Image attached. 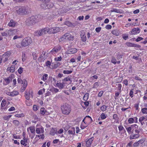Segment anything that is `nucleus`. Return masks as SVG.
Listing matches in <instances>:
<instances>
[{
	"label": "nucleus",
	"mask_w": 147,
	"mask_h": 147,
	"mask_svg": "<svg viewBox=\"0 0 147 147\" xmlns=\"http://www.w3.org/2000/svg\"><path fill=\"white\" fill-rule=\"evenodd\" d=\"M11 80V77H9L8 78H7L5 79L4 81H3V84L5 85L8 84L10 83V81Z\"/></svg>",
	"instance_id": "21"
},
{
	"label": "nucleus",
	"mask_w": 147,
	"mask_h": 147,
	"mask_svg": "<svg viewBox=\"0 0 147 147\" xmlns=\"http://www.w3.org/2000/svg\"><path fill=\"white\" fill-rule=\"evenodd\" d=\"M13 124L16 126H18L20 125L19 121L17 120H15L12 121Z\"/></svg>",
	"instance_id": "30"
},
{
	"label": "nucleus",
	"mask_w": 147,
	"mask_h": 147,
	"mask_svg": "<svg viewBox=\"0 0 147 147\" xmlns=\"http://www.w3.org/2000/svg\"><path fill=\"white\" fill-rule=\"evenodd\" d=\"M26 57H25V54L24 53H22V61L24 62L26 60Z\"/></svg>",
	"instance_id": "57"
},
{
	"label": "nucleus",
	"mask_w": 147,
	"mask_h": 147,
	"mask_svg": "<svg viewBox=\"0 0 147 147\" xmlns=\"http://www.w3.org/2000/svg\"><path fill=\"white\" fill-rule=\"evenodd\" d=\"M98 82H96L94 84L93 88H96L98 86Z\"/></svg>",
	"instance_id": "64"
},
{
	"label": "nucleus",
	"mask_w": 147,
	"mask_h": 147,
	"mask_svg": "<svg viewBox=\"0 0 147 147\" xmlns=\"http://www.w3.org/2000/svg\"><path fill=\"white\" fill-rule=\"evenodd\" d=\"M20 144H21L22 145L24 146H26L27 145V144L25 142L24 140H22L20 141Z\"/></svg>",
	"instance_id": "61"
},
{
	"label": "nucleus",
	"mask_w": 147,
	"mask_h": 147,
	"mask_svg": "<svg viewBox=\"0 0 147 147\" xmlns=\"http://www.w3.org/2000/svg\"><path fill=\"white\" fill-rule=\"evenodd\" d=\"M36 137H38L39 138L42 139H43L44 138L45 136L43 134H42V135H36Z\"/></svg>",
	"instance_id": "59"
},
{
	"label": "nucleus",
	"mask_w": 147,
	"mask_h": 147,
	"mask_svg": "<svg viewBox=\"0 0 147 147\" xmlns=\"http://www.w3.org/2000/svg\"><path fill=\"white\" fill-rule=\"evenodd\" d=\"M128 122L129 124H131L134 123V119L132 117L129 118L128 119Z\"/></svg>",
	"instance_id": "47"
},
{
	"label": "nucleus",
	"mask_w": 147,
	"mask_h": 147,
	"mask_svg": "<svg viewBox=\"0 0 147 147\" xmlns=\"http://www.w3.org/2000/svg\"><path fill=\"white\" fill-rule=\"evenodd\" d=\"M116 85L117 86V88L118 89V90H119V92H121V88L122 87V85L120 84H117Z\"/></svg>",
	"instance_id": "44"
},
{
	"label": "nucleus",
	"mask_w": 147,
	"mask_h": 147,
	"mask_svg": "<svg viewBox=\"0 0 147 147\" xmlns=\"http://www.w3.org/2000/svg\"><path fill=\"white\" fill-rule=\"evenodd\" d=\"M62 82L65 86V85H69L71 83V78L68 76L65 78L63 79L62 80Z\"/></svg>",
	"instance_id": "10"
},
{
	"label": "nucleus",
	"mask_w": 147,
	"mask_h": 147,
	"mask_svg": "<svg viewBox=\"0 0 147 147\" xmlns=\"http://www.w3.org/2000/svg\"><path fill=\"white\" fill-rule=\"evenodd\" d=\"M47 33L49 34V28L48 27H46L35 32L34 33V35L36 36H40L43 34H45Z\"/></svg>",
	"instance_id": "4"
},
{
	"label": "nucleus",
	"mask_w": 147,
	"mask_h": 147,
	"mask_svg": "<svg viewBox=\"0 0 147 147\" xmlns=\"http://www.w3.org/2000/svg\"><path fill=\"white\" fill-rule=\"evenodd\" d=\"M23 68L22 67H20L18 70V73L20 74H21L23 72Z\"/></svg>",
	"instance_id": "50"
},
{
	"label": "nucleus",
	"mask_w": 147,
	"mask_h": 147,
	"mask_svg": "<svg viewBox=\"0 0 147 147\" xmlns=\"http://www.w3.org/2000/svg\"><path fill=\"white\" fill-rule=\"evenodd\" d=\"M98 78V76L96 75H94L93 76H92L90 77V80H93L94 79H97Z\"/></svg>",
	"instance_id": "56"
},
{
	"label": "nucleus",
	"mask_w": 147,
	"mask_h": 147,
	"mask_svg": "<svg viewBox=\"0 0 147 147\" xmlns=\"http://www.w3.org/2000/svg\"><path fill=\"white\" fill-rule=\"evenodd\" d=\"M47 78L48 75L47 74H44L43 76L42 80L44 81H45L47 80Z\"/></svg>",
	"instance_id": "55"
},
{
	"label": "nucleus",
	"mask_w": 147,
	"mask_h": 147,
	"mask_svg": "<svg viewBox=\"0 0 147 147\" xmlns=\"http://www.w3.org/2000/svg\"><path fill=\"white\" fill-rule=\"evenodd\" d=\"M59 89L57 88H53L51 90V91L53 92L57 93L59 92Z\"/></svg>",
	"instance_id": "49"
},
{
	"label": "nucleus",
	"mask_w": 147,
	"mask_h": 147,
	"mask_svg": "<svg viewBox=\"0 0 147 147\" xmlns=\"http://www.w3.org/2000/svg\"><path fill=\"white\" fill-rule=\"evenodd\" d=\"M67 133L69 134H71L72 136H74L75 134V128L73 127L69 130Z\"/></svg>",
	"instance_id": "22"
},
{
	"label": "nucleus",
	"mask_w": 147,
	"mask_h": 147,
	"mask_svg": "<svg viewBox=\"0 0 147 147\" xmlns=\"http://www.w3.org/2000/svg\"><path fill=\"white\" fill-rule=\"evenodd\" d=\"M112 33L114 35L116 36H118L119 35V34L118 32L116 30H113L112 32Z\"/></svg>",
	"instance_id": "60"
},
{
	"label": "nucleus",
	"mask_w": 147,
	"mask_h": 147,
	"mask_svg": "<svg viewBox=\"0 0 147 147\" xmlns=\"http://www.w3.org/2000/svg\"><path fill=\"white\" fill-rule=\"evenodd\" d=\"M17 32V30L15 29H10L7 31V34L9 36L12 35Z\"/></svg>",
	"instance_id": "19"
},
{
	"label": "nucleus",
	"mask_w": 147,
	"mask_h": 147,
	"mask_svg": "<svg viewBox=\"0 0 147 147\" xmlns=\"http://www.w3.org/2000/svg\"><path fill=\"white\" fill-rule=\"evenodd\" d=\"M57 130L56 128H52L50 132V134L51 135L54 136L57 132Z\"/></svg>",
	"instance_id": "25"
},
{
	"label": "nucleus",
	"mask_w": 147,
	"mask_h": 147,
	"mask_svg": "<svg viewBox=\"0 0 147 147\" xmlns=\"http://www.w3.org/2000/svg\"><path fill=\"white\" fill-rule=\"evenodd\" d=\"M54 59L55 61H60L62 60V57L61 56L55 58Z\"/></svg>",
	"instance_id": "52"
},
{
	"label": "nucleus",
	"mask_w": 147,
	"mask_h": 147,
	"mask_svg": "<svg viewBox=\"0 0 147 147\" xmlns=\"http://www.w3.org/2000/svg\"><path fill=\"white\" fill-rule=\"evenodd\" d=\"M29 129H30L31 133L35 134V129L34 127H30L28 128L27 129V131H28Z\"/></svg>",
	"instance_id": "36"
},
{
	"label": "nucleus",
	"mask_w": 147,
	"mask_h": 147,
	"mask_svg": "<svg viewBox=\"0 0 147 147\" xmlns=\"http://www.w3.org/2000/svg\"><path fill=\"white\" fill-rule=\"evenodd\" d=\"M77 51V49L75 48H72L68 50L67 52L69 54H73L76 53Z\"/></svg>",
	"instance_id": "18"
},
{
	"label": "nucleus",
	"mask_w": 147,
	"mask_h": 147,
	"mask_svg": "<svg viewBox=\"0 0 147 147\" xmlns=\"http://www.w3.org/2000/svg\"><path fill=\"white\" fill-rule=\"evenodd\" d=\"M42 19V16L40 15L32 16L29 17L26 22L28 25H33L39 22Z\"/></svg>",
	"instance_id": "2"
},
{
	"label": "nucleus",
	"mask_w": 147,
	"mask_h": 147,
	"mask_svg": "<svg viewBox=\"0 0 147 147\" xmlns=\"http://www.w3.org/2000/svg\"><path fill=\"white\" fill-rule=\"evenodd\" d=\"M111 12H115L117 13H123V11L122 10H111Z\"/></svg>",
	"instance_id": "33"
},
{
	"label": "nucleus",
	"mask_w": 147,
	"mask_h": 147,
	"mask_svg": "<svg viewBox=\"0 0 147 147\" xmlns=\"http://www.w3.org/2000/svg\"><path fill=\"white\" fill-rule=\"evenodd\" d=\"M72 71L71 70H64L63 73L65 74H71Z\"/></svg>",
	"instance_id": "43"
},
{
	"label": "nucleus",
	"mask_w": 147,
	"mask_h": 147,
	"mask_svg": "<svg viewBox=\"0 0 147 147\" xmlns=\"http://www.w3.org/2000/svg\"><path fill=\"white\" fill-rule=\"evenodd\" d=\"M65 24L69 27L75 26V25L74 24H72L68 21H66L65 22Z\"/></svg>",
	"instance_id": "24"
},
{
	"label": "nucleus",
	"mask_w": 147,
	"mask_h": 147,
	"mask_svg": "<svg viewBox=\"0 0 147 147\" xmlns=\"http://www.w3.org/2000/svg\"><path fill=\"white\" fill-rule=\"evenodd\" d=\"M94 139V137H92L87 140L86 142V146L87 147H89L92 144V142Z\"/></svg>",
	"instance_id": "17"
},
{
	"label": "nucleus",
	"mask_w": 147,
	"mask_h": 147,
	"mask_svg": "<svg viewBox=\"0 0 147 147\" xmlns=\"http://www.w3.org/2000/svg\"><path fill=\"white\" fill-rule=\"evenodd\" d=\"M45 89L44 88L40 90L38 92V94L39 95H41L43 93L45 92Z\"/></svg>",
	"instance_id": "42"
},
{
	"label": "nucleus",
	"mask_w": 147,
	"mask_h": 147,
	"mask_svg": "<svg viewBox=\"0 0 147 147\" xmlns=\"http://www.w3.org/2000/svg\"><path fill=\"white\" fill-rule=\"evenodd\" d=\"M61 49V47L60 45H58L56 46L51 51L50 53L52 54H55L59 51Z\"/></svg>",
	"instance_id": "9"
},
{
	"label": "nucleus",
	"mask_w": 147,
	"mask_h": 147,
	"mask_svg": "<svg viewBox=\"0 0 147 147\" xmlns=\"http://www.w3.org/2000/svg\"><path fill=\"white\" fill-rule=\"evenodd\" d=\"M6 104V101L5 99H3L1 102V107H4Z\"/></svg>",
	"instance_id": "45"
},
{
	"label": "nucleus",
	"mask_w": 147,
	"mask_h": 147,
	"mask_svg": "<svg viewBox=\"0 0 147 147\" xmlns=\"http://www.w3.org/2000/svg\"><path fill=\"white\" fill-rule=\"evenodd\" d=\"M61 109L62 113L65 115H68L71 111L70 106L68 104H63L61 107Z\"/></svg>",
	"instance_id": "3"
},
{
	"label": "nucleus",
	"mask_w": 147,
	"mask_h": 147,
	"mask_svg": "<svg viewBox=\"0 0 147 147\" xmlns=\"http://www.w3.org/2000/svg\"><path fill=\"white\" fill-rule=\"evenodd\" d=\"M40 113L44 115L46 112V111L43 108H41L40 109Z\"/></svg>",
	"instance_id": "37"
},
{
	"label": "nucleus",
	"mask_w": 147,
	"mask_h": 147,
	"mask_svg": "<svg viewBox=\"0 0 147 147\" xmlns=\"http://www.w3.org/2000/svg\"><path fill=\"white\" fill-rule=\"evenodd\" d=\"M141 111L143 114L147 115V108L145 107L142 108Z\"/></svg>",
	"instance_id": "34"
},
{
	"label": "nucleus",
	"mask_w": 147,
	"mask_h": 147,
	"mask_svg": "<svg viewBox=\"0 0 147 147\" xmlns=\"http://www.w3.org/2000/svg\"><path fill=\"white\" fill-rule=\"evenodd\" d=\"M14 116L18 117H22L24 116V114L22 113L19 114H16Z\"/></svg>",
	"instance_id": "41"
},
{
	"label": "nucleus",
	"mask_w": 147,
	"mask_h": 147,
	"mask_svg": "<svg viewBox=\"0 0 147 147\" xmlns=\"http://www.w3.org/2000/svg\"><path fill=\"white\" fill-rule=\"evenodd\" d=\"M67 10H65V11L63 10H59V11H58V13L59 14H61L63 13H64L67 12Z\"/></svg>",
	"instance_id": "40"
},
{
	"label": "nucleus",
	"mask_w": 147,
	"mask_h": 147,
	"mask_svg": "<svg viewBox=\"0 0 147 147\" xmlns=\"http://www.w3.org/2000/svg\"><path fill=\"white\" fill-rule=\"evenodd\" d=\"M107 115L106 116L104 113H102L100 115V117L102 119H105L107 118Z\"/></svg>",
	"instance_id": "51"
},
{
	"label": "nucleus",
	"mask_w": 147,
	"mask_h": 147,
	"mask_svg": "<svg viewBox=\"0 0 147 147\" xmlns=\"http://www.w3.org/2000/svg\"><path fill=\"white\" fill-rule=\"evenodd\" d=\"M25 103L26 105L27 106H30L32 105L31 101L30 99L26 100L25 101Z\"/></svg>",
	"instance_id": "38"
},
{
	"label": "nucleus",
	"mask_w": 147,
	"mask_h": 147,
	"mask_svg": "<svg viewBox=\"0 0 147 147\" xmlns=\"http://www.w3.org/2000/svg\"><path fill=\"white\" fill-rule=\"evenodd\" d=\"M107 106H106L105 105H102V107H101L100 109L102 111H105L107 109Z\"/></svg>",
	"instance_id": "39"
},
{
	"label": "nucleus",
	"mask_w": 147,
	"mask_h": 147,
	"mask_svg": "<svg viewBox=\"0 0 147 147\" xmlns=\"http://www.w3.org/2000/svg\"><path fill=\"white\" fill-rule=\"evenodd\" d=\"M11 115H9L8 116H5L3 117V119L5 120H7L9 119L11 117Z\"/></svg>",
	"instance_id": "54"
},
{
	"label": "nucleus",
	"mask_w": 147,
	"mask_h": 147,
	"mask_svg": "<svg viewBox=\"0 0 147 147\" xmlns=\"http://www.w3.org/2000/svg\"><path fill=\"white\" fill-rule=\"evenodd\" d=\"M45 63L46 65L48 67H49L50 68H51V67H50V66L51 64V63L50 61H47Z\"/></svg>",
	"instance_id": "46"
},
{
	"label": "nucleus",
	"mask_w": 147,
	"mask_h": 147,
	"mask_svg": "<svg viewBox=\"0 0 147 147\" xmlns=\"http://www.w3.org/2000/svg\"><path fill=\"white\" fill-rule=\"evenodd\" d=\"M12 96H16L19 94V92L16 91H13L11 92Z\"/></svg>",
	"instance_id": "35"
},
{
	"label": "nucleus",
	"mask_w": 147,
	"mask_h": 147,
	"mask_svg": "<svg viewBox=\"0 0 147 147\" xmlns=\"http://www.w3.org/2000/svg\"><path fill=\"white\" fill-rule=\"evenodd\" d=\"M54 6V4L53 3H50L49 4H47L46 7H47L46 8L48 9H50L51 8H53V7Z\"/></svg>",
	"instance_id": "31"
},
{
	"label": "nucleus",
	"mask_w": 147,
	"mask_h": 147,
	"mask_svg": "<svg viewBox=\"0 0 147 147\" xmlns=\"http://www.w3.org/2000/svg\"><path fill=\"white\" fill-rule=\"evenodd\" d=\"M127 131L129 134H131L129 136L130 140L136 139L138 138L140 135L139 134L140 131L137 129H134V133L133 132L134 128L131 126L128 127H126Z\"/></svg>",
	"instance_id": "1"
},
{
	"label": "nucleus",
	"mask_w": 147,
	"mask_h": 147,
	"mask_svg": "<svg viewBox=\"0 0 147 147\" xmlns=\"http://www.w3.org/2000/svg\"><path fill=\"white\" fill-rule=\"evenodd\" d=\"M30 94V93L29 94L27 92H26L25 93V97H26V99L27 100H29L30 99V96L29 95Z\"/></svg>",
	"instance_id": "48"
},
{
	"label": "nucleus",
	"mask_w": 147,
	"mask_h": 147,
	"mask_svg": "<svg viewBox=\"0 0 147 147\" xmlns=\"http://www.w3.org/2000/svg\"><path fill=\"white\" fill-rule=\"evenodd\" d=\"M58 82V81L57 82L56 84V86L60 89H62L65 86L63 84V82L61 83L60 82Z\"/></svg>",
	"instance_id": "20"
},
{
	"label": "nucleus",
	"mask_w": 147,
	"mask_h": 147,
	"mask_svg": "<svg viewBox=\"0 0 147 147\" xmlns=\"http://www.w3.org/2000/svg\"><path fill=\"white\" fill-rule=\"evenodd\" d=\"M7 70H9L11 72H13L15 70V66L14 65H12L10 67H8Z\"/></svg>",
	"instance_id": "26"
},
{
	"label": "nucleus",
	"mask_w": 147,
	"mask_h": 147,
	"mask_svg": "<svg viewBox=\"0 0 147 147\" xmlns=\"http://www.w3.org/2000/svg\"><path fill=\"white\" fill-rule=\"evenodd\" d=\"M118 129H119V130L120 131H121L123 130H124V131H125V130L124 128L121 125H119L118 127Z\"/></svg>",
	"instance_id": "53"
},
{
	"label": "nucleus",
	"mask_w": 147,
	"mask_h": 147,
	"mask_svg": "<svg viewBox=\"0 0 147 147\" xmlns=\"http://www.w3.org/2000/svg\"><path fill=\"white\" fill-rule=\"evenodd\" d=\"M44 128L41 126L36 128V132L37 134H42L44 133Z\"/></svg>",
	"instance_id": "15"
},
{
	"label": "nucleus",
	"mask_w": 147,
	"mask_h": 147,
	"mask_svg": "<svg viewBox=\"0 0 147 147\" xmlns=\"http://www.w3.org/2000/svg\"><path fill=\"white\" fill-rule=\"evenodd\" d=\"M80 35L82 41L83 42H85L86 40V38L85 32L83 30L81 31Z\"/></svg>",
	"instance_id": "13"
},
{
	"label": "nucleus",
	"mask_w": 147,
	"mask_h": 147,
	"mask_svg": "<svg viewBox=\"0 0 147 147\" xmlns=\"http://www.w3.org/2000/svg\"><path fill=\"white\" fill-rule=\"evenodd\" d=\"M10 55V53L9 52H7L2 55L3 61L5 62L8 59V58Z\"/></svg>",
	"instance_id": "12"
},
{
	"label": "nucleus",
	"mask_w": 147,
	"mask_h": 147,
	"mask_svg": "<svg viewBox=\"0 0 147 147\" xmlns=\"http://www.w3.org/2000/svg\"><path fill=\"white\" fill-rule=\"evenodd\" d=\"M61 40H64L65 39L68 40H73L74 39V36L68 33L65 34L60 38Z\"/></svg>",
	"instance_id": "5"
},
{
	"label": "nucleus",
	"mask_w": 147,
	"mask_h": 147,
	"mask_svg": "<svg viewBox=\"0 0 147 147\" xmlns=\"http://www.w3.org/2000/svg\"><path fill=\"white\" fill-rule=\"evenodd\" d=\"M145 139L144 138L138 141L135 142L133 144L134 147H138L139 146H142L145 142Z\"/></svg>",
	"instance_id": "7"
},
{
	"label": "nucleus",
	"mask_w": 147,
	"mask_h": 147,
	"mask_svg": "<svg viewBox=\"0 0 147 147\" xmlns=\"http://www.w3.org/2000/svg\"><path fill=\"white\" fill-rule=\"evenodd\" d=\"M16 12L20 15L28 14L31 12L30 10H17Z\"/></svg>",
	"instance_id": "8"
},
{
	"label": "nucleus",
	"mask_w": 147,
	"mask_h": 147,
	"mask_svg": "<svg viewBox=\"0 0 147 147\" xmlns=\"http://www.w3.org/2000/svg\"><path fill=\"white\" fill-rule=\"evenodd\" d=\"M46 3H45L44 4H41V5H40V7H41V8H42V9H47L46 8H47V7H46Z\"/></svg>",
	"instance_id": "62"
},
{
	"label": "nucleus",
	"mask_w": 147,
	"mask_h": 147,
	"mask_svg": "<svg viewBox=\"0 0 147 147\" xmlns=\"http://www.w3.org/2000/svg\"><path fill=\"white\" fill-rule=\"evenodd\" d=\"M89 94L88 93H86L83 96V98L84 100L86 101L88 98Z\"/></svg>",
	"instance_id": "32"
},
{
	"label": "nucleus",
	"mask_w": 147,
	"mask_h": 147,
	"mask_svg": "<svg viewBox=\"0 0 147 147\" xmlns=\"http://www.w3.org/2000/svg\"><path fill=\"white\" fill-rule=\"evenodd\" d=\"M16 22L13 20H11L9 23L7 25L11 27H13L15 26Z\"/></svg>",
	"instance_id": "23"
},
{
	"label": "nucleus",
	"mask_w": 147,
	"mask_h": 147,
	"mask_svg": "<svg viewBox=\"0 0 147 147\" xmlns=\"http://www.w3.org/2000/svg\"><path fill=\"white\" fill-rule=\"evenodd\" d=\"M15 8L17 9H28V7L27 6H16Z\"/></svg>",
	"instance_id": "29"
},
{
	"label": "nucleus",
	"mask_w": 147,
	"mask_h": 147,
	"mask_svg": "<svg viewBox=\"0 0 147 147\" xmlns=\"http://www.w3.org/2000/svg\"><path fill=\"white\" fill-rule=\"evenodd\" d=\"M22 84H23L22 88H24V90L27 85V82L26 80L24 79L22 81Z\"/></svg>",
	"instance_id": "27"
},
{
	"label": "nucleus",
	"mask_w": 147,
	"mask_h": 147,
	"mask_svg": "<svg viewBox=\"0 0 147 147\" xmlns=\"http://www.w3.org/2000/svg\"><path fill=\"white\" fill-rule=\"evenodd\" d=\"M45 54L46 52H43L41 54L40 58L42 59V60H44L47 58V56L45 55Z\"/></svg>",
	"instance_id": "28"
},
{
	"label": "nucleus",
	"mask_w": 147,
	"mask_h": 147,
	"mask_svg": "<svg viewBox=\"0 0 147 147\" xmlns=\"http://www.w3.org/2000/svg\"><path fill=\"white\" fill-rule=\"evenodd\" d=\"M144 116L141 117L139 119V122H141L142 121H143L144 120Z\"/></svg>",
	"instance_id": "63"
},
{
	"label": "nucleus",
	"mask_w": 147,
	"mask_h": 147,
	"mask_svg": "<svg viewBox=\"0 0 147 147\" xmlns=\"http://www.w3.org/2000/svg\"><path fill=\"white\" fill-rule=\"evenodd\" d=\"M60 30L59 27H55L54 28H49V34H55L59 32Z\"/></svg>",
	"instance_id": "11"
},
{
	"label": "nucleus",
	"mask_w": 147,
	"mask_h": 147,
	"mask_svg": "<svg viewBox=\"0 0 147 147\" xmlns=\"http://www.w3.org/2000/svg\"><path fill=\"white\" fill-rule=\"evenodd\" d=\"M31 39L30 37L25 38L21 42V46L22 47L27 46L31 44Z\"/></svg>",
	"instance_id": "6"
},
{
	"label": "nucleus",
	"mask_w": 147,
	"mask_h": 147,
	"mask_svg": "<svg viewBox=\"0 0 147 147\" xmlns=\"http://www.w3.org/2000/svg\"><path fill=\"white\" fill-rule=\"evenodd\" d=\"M140 32V29L139 28H133L131 31L132 34L135 35L139 33Z\"/></svg>",
	"instance_id": "16"
},
{
	"label": "nucleus",
	"mask_w": 147,
	"mask_h": 147,
	"mask_svg": "<svg viewBox=\"0 0 147 147\" xmlns=\"http://www.w3.org/2000/svg\"><path fill=\"white\" fill-rule=\"evenodd\" d=\"M126 45L128 47H137L138 48H140L141 46L140 45L131 42H126Z\"/></svg>",
	"instance_id": "14"
},
{
	"label": "nucleus",
	"mask_w": 147,
	"mask_h": 147,
	"mask_svg": "<svg viewBox=\"0 0 147 147\" xmlns=\"http://www.w3.org/2000/svg\"><path fill=\"white\" fill-rule=\"evenodd\" d=\"M60 65V64L59 63H58L57 64H55L53 65V67H52V68H51V69H56L57 67H58L59 65Z\"/></svg>",
	"instance_id": "58"
}]
</instances>
